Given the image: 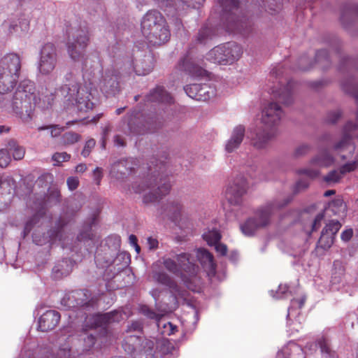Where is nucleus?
<instances>
[{
  "instance_id": "13",
  "label": "nucleus",
  "mask_w": 358,
  "mask_h": 358,
  "mask_svg": "<svg viewBox=\"0 0 358 358\" xmlns=\"http://www.w3.org/2000/svg\"><path fill=\"white\" fill-rule=\"evenodd\" d=\"M120 72L112 67L107 69L101 75L99 82V87L101 91L106 94V96H114L120 90Z\"/></svg>"
},
{
  "instance_id": "15",
  "label": "nucleus",
  "mask_w": 358,
  "mask_h": 358,
  "mask_svg": "<svg viewBox=\"0 0 358 358\" xmlns=\"http://www.w3.org/2000/svg\"><path fill=\"white\" fill-rule=\"evenodd\" d=\"M248 184L245 178L237 177L230 184L225 192V197L231 205H239L243 201V196L247 192Z\"/></svg>"
},
{
  "instance_id": "11",
  "label": "nucleus",
  "mask_w": 358,
  "mask_h": 358,
  "mask_svg": "<svg viewBox=\"0 0 358 358\" xmlns=\"http://www.w3.org/2000/svg\"><path fill=\"white\" fill-rule=\"evenodd\" d=\"M357 129V124L348 122L343 128L342 138L332 148V150L340 155L342 160L350 158L353 155L355 145L352 138L353 136H355V131Z\"/></svg>"
},
{
  "instance_id": "44",
  "label": "nucleus",
  "mask_w": 358,
  "mask_h": 358,
  "mask_svg": "<svg viewBox=\"0 0 358 358\" xmlns=\"http://www.w3.org/2000/svg\"><path fill=\"white\" fill-rule=\"evenodd\" d=\"M81 136L80 134L73 131H69L63 134L62 141V143L64 145H72L78 142Z\"/></svg>"
},
{
  "instance_id": "16",
  "label": "nucleus",
  "mask_w": 358,
  "mask_h": 358,
  "mask_svg": "<svg viewBox=\"0 0 358 358\" xmlns=\"http://www.w3.org/2000/svg\"><path fill=\"white\" fill-rule=\"evenodd\" d=\"M341 227L338 220L330 221L322 229L321 236L317 243V248L324 251L328 250L333 245L335 236Z\"/></svg>"
},
{
  "instance_id": "61",
  "label": "nucleus",
  "mask_w": 358,
  "mask_h": 358,
  "mask_svg": "<svg viewBox=\"0 0 358 358\" xmlns=\"http://www.w3.org/2000/svg\"><path fill=\"white\" fill-rule=\"evenodd\" d=\"M93 178L95 183L99 185L103 178V170L100 167H96L93 171Z\"/></svg>"
},
{
  "instance_id": "38",
  "label": "nucleus",
  "mask_w": 358,
  "mask_h": 358,
  "mask_svg": "<svg viewBox=\"0 0 358 358\" xmlns=\"http://www.w3.org/2000/svg\"><path fill=\"white\" fill-rule=\"evenodd\" d=\"M45 214L44 210H41L36 214H34L31 218H29L25 223L24 230H23V236L24 237L27 236L33 229L34 226L39 222V220L42 216Z\"/></svg>"
},
{
  "instance_id": "53",
  "label": "nucleus",
  "mask_w": 358,
  "mask_h": 358,
  "mask_svg": "<svg viewBox=\"0 0 358 358\" xmlns=\"http://www.w3.org/2000/svg\"><path fill=\"white\" fill-rule=\"evenodd\" d=\"M152 66L149 64L146 67H143L142 64H136L134 66L135 72L138 76H145L148 74L152 70Z\"/></svg>"
},
{
  "instance_id": "19",
  "label": "nucleus",
  "mask_w": 358,
  "mask_h": 358,
  "mask_svg": "<svg viewBox=\"0 0 358 358\" xmlns=\"http://www.w3.org/2000/svg\"><path fill=\"white\" fill-rule=\"evenodd\" d=\"M154 278L164 285L169 287L174 297L178 299H185L187 292L182 289L172 278L165 272L160 271L154 274Z\"/></svg>"
},
{
  "instance_id": "40",
  "label": "nucleus",
  "mask_w": 358,
  "mask_h": 358,
  "mask_svg": "<svg viewBox=\"0 0 358 358\" xmlns=\"http://www.w3.org/2000/svg\"><path fill=\"white\" fill-rule=\"evenodd\" d=\"M317 345L320 348L322 354H326L325 358L331 357L332 354H336L335 351L331 350L329 340L324 337H322L317 341Z\"/></svg>"
},
{
  "instance_id": "52",
  "label": "nucleus",
  "mask_w": 358,
  "mask_h": 358,
  "mask_svg": "<svg viewBox=\"0 0 358 358\" xmlns=\"http://www.w3.org/2000/svg\"><path fill=\"white\" fill-rule=\"evenodd\" d=\"M208 86L206 84H199V89L198 95H200L202 99H198V101H206L210 98V92L208 91Z\"/></svg>"
},
{
  "instance_id": "46",
  "label": "nucleus",
  "mask_w": 358,
  "mask_h": 358,
  "mask_svg": "<svg viewBox=\"0 0 358 358\" xmlns=\"http://www.w3.org/2000/svg\"><path fill=\"white\" fill-rule=\"evenodd\" d=\"M199 89V84L188 85L184 87V90L187 96L196 101H198V99H202L201 96L199 97L200 95H198Z\"/></svg>"
},
{
  "instance_id": "63",
  "label": "nucleus",
  "mask_w": 358,
  "mask_h": 358,
  "mask_svg": "<svg viewBox=\"0 0 358 358\" xmlns=\"http://www.w3.org/2000/svg\"><path fill=\"white\" fill-rule=\"evenodd\" d=\"M309 186V182L306 180L301 179L296 183V191L299 192L306 189Z\"/></svg>"
},
{
  "instance_id": "30",
  "label": "nucleus",
  "mask_w": 358,
  "mask_h": 358,
  "mask_svg": "<svg viewBox=\"0 0 358 358\" xmlns=\"http://www.w3.org/2000/svg\"><path fill=\"white\" fill-rule=\"evenodd\" d=\"M334 162V158L327 150L321 151L310 161V164L317 167H328Z\"/></svg>"
},
{
  "instance_id": "25",
  "label": "nucleus",
  "mask_w": 358,
  "mask_h": 358,
  "mask_svg": "<svg viewBox=\"0 0 358 358\" xmlns=\"http://www.w3.org/2000/svg\"><path fill=\"white\" fill-rule=\"evenodd\" d=\"M245 129L243 125L236 126L232 131L231 138L228 140L225 149L228 152H232L238 148L245 136Z\"/></svg>"
},
{
  "instance_id": "17",
  "label": "nucleus",
  "mask_w": 358,
  "mask_h": 358,
  "mask_svg": "<svg viewBox=\"0 0 358 358\" xmlns=\"http://www.w3.org/2000/svg\"><path fill=\"white\" fill-rule=\"evenodd\" d=\"M123 319L122 312L113 310L103 314L98 313L88 318L90 328L103 327L113 322H119Z\"/></svg>"
},
{
  "instance_id": "57",
  "label": "nucleus",
  "mask_w": 358,
  "mask_h": 358,
  "mask_svg": "<svg viewBox=\"0 0 358 358\" xmlns=\"http://www.w3.org/2000/svg\"><path fill=\"white\" fill-rule=\"evenodd\" d=\"M341 117V112L339 110L330 112L327 117V121L331 124H335Z\"/></svg>"
},
{
  "instance_id": "49",
  "label": "nucleus",
  "mask_w": 358,
  "mask_h": 358,
  "mask_svg": "<svg viewBox=\"0 0 358 358\" xmlns=\"http://www.w3.org/2000/svg\"><path fill=\"white\" fill-rule=\"evenodd\" d=\"M297 173L300 175H306L310 179H315L320 175L319 170L313 168L301 169L297 171Z\"/></svg>"
},
{
  "instance_id": "5",
  "label": "nucleus",
  "mask_w": 358,
  "mask_h": 358,
  "mask_svg": "<svg viewBox=\"0 0 358 358\" xmlns=\"http://www.w3.org/2000/svg\"><path fill=\"white\" fill-rule=\"evenodd\" d=\"M69 83L62 85L56 93L61 94L69 104L74 106L80 112H87L94 107L92 101V93L86 88L81 87L80 83L73 79L72 73L66 76Z\"/></svg>"
},
{
  "instance_id": "28",
  "label": "nucleus",
  "mask_w": 358,
  "mask_h": 358,
  "mask_svg": "<svg viewBox=\"0 0 358 358\" xmlns=\"http://www.w3.org/2000/svg\"><path fill=\"white\" fill-rule=\"evenodd\" d=\"M73 262L65 259L59 262L52 268V275L55 279H59L67 276L72 271Z\"/></svg>"
},
{
  "instance_id": "3",
  "label": "nucleus",
  "mask_w": 358,
  "mask_h": 358,
  "mask_svg": "<svg viewBox=\"0 0 358 358\" xmlns=\"http://www.w3.org/2000/svg\"><path fill=\"white\" fill-rule=\"evenodd\" d=\"M169 255L171 257H162L164 268L179 277L188 289L193 290L192 282L196 278L199 266L190 261L191 255L189 253L176 254L172 250Z\"/></svg>"
},
{
  "instance_id": "8",
  "label": "nucleus",
  "mask_w": 358,
  "mask_h": 358,
  "mask_svg": "<svg viewBox=\"0 0 358 358\" xmlns=\"http://www.w3.org/2000/svg\"><path fill=\"white\" fill-rule=\"evenodd\" d=\"M20 69L21 59L16 53H8L0 59V94H6L15 87Z\"/></svg>"
},
{
  "instance_id": "22",
  "label": "nucleus",
  "mask_w": 358,
  "mask_h": 358,
  "mask_svg": "<svg viewBox=\"0 0 358 358\" xmlns=\"http://www.w3.org/2000/svg\"><path fill=\"white\" fill-rule=\"evenodd\" d=\"M68 222L65 220L64 217H60L57 222V229L50 231L49 232V236L43 235L42 237H40L36 232L33 234V241L38 245H42L48 242H53L57 238L60 239L61 231L62 228L67 224Z\"/></svg>"
},
{
  "instance_id": "39",
  "label": "nucleus",
  "mask_w": 358,
  "mask_h": 358,
  "mask_svg": "<svg viewBox=\"0 0 358 358\" xmlns=\"http://www.w3.org/2000/svg\"><path fill=\"white\" fill-rule=\"evenodd\" d=\"M215 34V31L213 28L205 26L199 30L196 41L199 43L205 44L208 40L211 39Z\"/></svg>"
},
{
  "instance_id": "35",
  "label": "nucleus",
  "mask_w": 358,
  "mask_h": 358,
  "mask_svg": "<svg viewBox=\"0 0 358 358\" xmlns=\"http://www.w3.org/2000/svg\"><path fill=\"white\" fill-rule=\"evenodd\" d=\"M196 257L202 265H207L213 267V256L206 249L199 248L196 250Z\"/></svg>"
},
{
  "instance_id": "1",
  "label": "nucleus",
  "mask_w": 358,
  "mask_h": 358,
  "mask_svg": "<svg viewBox=\"0 0 358 358\" xmlns=\"http://www.w3.org/2000/svg\"><path fill=\"white\" fill-rule=\"evenodd\" d=\"M148 169L150 173L146 178V185L133 186L136 193L140 194L146 189H150V192L143 196V202L145 203H153L162 199L170 192L171 188V185L168 180L159 178L160 173H164L166 170L164 160L152 161Z\"/></svg>"
},
{
  "instance_id": "27",
  "label": "nucleus",
  "mask_w": 358,
  "mask_h": 358,
  "mask_svg": "<svg viewBox=\"0 0 358 358\" xmlns=\"http://www.w3.org/2000/svg\"><path fill=\"white\" fill-rule=\"evenodd\" d=\"M275 358H305L303 349L295 343L289 344L278 352Z\"/></svg>"
},
{
  "instance_id": "58",
  "label": "nucleus",
  "mask_w": 358,
  "mask_h": 358,
  "mask_svg": "<svg viewBox=\"0 0 358 358\" xmlns=\"http://www.w3.org/2000/svg\"><path fill=\"white\" fill-rule=\"evenodd\" d=\"M24 153L25 152L23 148L16 145L13 148L12 155L15 159L20 160L24 157Z\"/></svg>"
},
{
  "instance_id": "34",
  "label": "nucleus",
  "mask_w": 358,
  "mask_h": 358,
  "mask_svg": "<svg viewBox=\"0 0 358 358\" xmlns=\"http://www.w3.org/2000/svg\"><path fill=\"white\" fill-rule=\"evenodd\" d=\"M348 19L351 21L358 19V5H350L343 8L341 16V21L345 25V21Z\"/></svg>"
},
{
  "instance_id": "50",
  "label": "nucleus",
  "mask_w": 358,
  "mask_h": 358,
  "mask_svg": "<svg viewBox=\"0 0 358 358\" xmlns=\"http://www.w3.org/2000/svg\"><path fill=\"white\" fill-rule=\"evenodd\" d=\"M84 341V350H90L96 343V337L92 334H85L83 338Z\"/></svg>"
},
{
  "instance_id": "6",
  "label": "nucleus",
  "mask_w": 358,
  "mask_h": 358,
  "mask_svg": "<svg viewBox=\"0 0 358 358\" xmlns=\"http://www.w3.org/2000/svg\"><path fill=\"white\" fill-rule=\"evenodd\" d=\"M280 106L275 102L268 103L262 110V123L264 127L256 133L252 138L253 145L261 149L266 146L268 142L276 134L275 126L282 116Z\"/></svg>"
},
{
  "instance_id": "9",
  "label": "nucleus",
  "mask_w": 358,
  "mask_h": 358,
  "mask_svg": "<svg viewBox=\"0 0 358 358\" xmlns=\"http://www.w3.org/2000/svg\"><path fill=\"white\" fill-rule=\"evenodd\" d=\"M89 41L90 32L86 26L72 29L68 33L66 48L69 55L73 61L79 62L84 59Z\"/></svg>"
},
{
  "instance_id": "24",
  "label": "nucleus",
  "mask_w": 358,
  "mask_h": 358,
  "mask_svg": "<svg viewBox=\"0 0 358 358\" xmlns=\"http://www.w3.org/2000/svg\"><path fill=\"white\" fill-rule=\"evenodd\" d=\"M146 101L171 105L173 103V98L163 87L157 86L145 97Z\"/></svg>"
},
{
  "instance_id": "33",
  "label": "nucleus",
  "mask_w": 358,
  "mask_h": 358,
  "mask_svg": "<svg viewBox=\"0 0 358 358\" xmlns=\"http://www.w3.org/2000/svg\"><path fill=\"white\" fill-rule=\"evenodd\" d=\"M294 82L289 81L283 90H280L278 94V99L279 101L282 102L284 105L288 106L292 103L293 101L292 90L294 86Z\"/></svg>"
},
{
  "instance_id": "42",
  "label": "nucleus",
  "mask_w": 358,
  "mask_h": 358,
  "mask_svg": "<svg viewBox=\"0 0 358 358\" xmlns=\"http://www.w3.org/2000/svg\"><path fill=\"white\" fill-rule=\"evenodd\" d=\"M203 239L208 243L209 245H215L220 242L222 236L217 230L209 231L203 235Z\"/></svg>"
},
{
  "instance_id": "64",
  "label": "nucleus",
  "mask_w": 358,
  "mask_h": 358,
  "mask_svg": "<svg viewBox=\"0 0 358 358\" xmlns=\"http://www.w3.org/2000/svg\"><path fill=\"white\" fill-rule=\"evenodd\" d=\"M310 150V148L306 145H301L299 146L295 150L296 156H301L306 154Z\"/></svg>"
},
{
  "instance_id": "62",
  "label": "nucleus",
  "mask_w": 358,
  "mask_h": 358,
  "mask_svg": "<svg viewBox=\"0 0 358 358\" xmlns=\"http://www.w3.org/2000/svg\"><path fill=\"white\" fill-rule=\"evenodd\" d=\"M214 246L216 252L220 255L225 256L227 254L228 248L225 244L219 242Z\"/></svg>"
},
{
  "instance_id": "21",
  "label": "nucleus",
  "mask_w": 358,
  "mask_h": 358,
  "mask_svg": "<svg viewBox=\"0 0 358 358\" xmlns=\"http://www.w3.org/2000/svg\"><path fill=\"white\" fill-rule=\"evenodd\" d=\"M60 314L54 310H47L39 318L38 328L41 331L55 329L60 320Z\"/></svg>"
},
{
  "instance_id": "23",
  "label": "nucleus",
  "mask_w": 358,
  "mask_h": 358,
  "mask_svg": "<svg viewBox=\"0 0 358 358\" xmlns=\"http://www.w3.org/2000/svg\"><path fill=\"white\" fill-rule=\"evenodd\" d=\"M178 68L180 70L184 71L192 76H203L206 73V71L201 66L196 64L189 55H187L180 61Z\"/></svg>"
},
{
  "instance_id": "54",
  "label": "nucleus",
  "mask_w": 358,
  "mask_h": 358,
  "mask_svg": "<svg viewBox=\"0 0 358 358\" xmlns=\"http://www.w3.org/2000/svg\"><path fill=\"white\" fill-rule=\"evenodd\" d=\"M95 144H96V142H95L94 139H93V138H91V139L87 141L85 144V146L81 152V155L84 157H88L90 154L92 150L95 146Z\"/></svg>"
},
{
  "instance_id": "29",
  "label": "nucleus",
  "mask_w": 358,
  "mask_h": 358,
  "mask_svg": "<svg viewBox=\"0 0 358 358\" xmlns=\"http://www.w3.org/2000/svg\"><path fill=\"white\" fill-rule=\"evenodd\" d=\"M226 48L224 51V55H226V64H231L234 62L238 60L243 52L241 47L234 42H229L224 44Z\"/></svg>"
},
{
  "instance_id": "47",
  "label": "nucleus",
  "mask_w": 358,
  "mask_h": 358,
  "mask_svg": "<svg viewBox=\"0 0 358 358\" xmlns=\"http://www.w3.org/2000/svg\"><path fill=\"white\" fill-rule=\"evenodd\" d=\"M342 178V174H341L340 171H338L336 170H333L330 171L327 175H326L323 180L327 183H336L340 181Z\"/></svg>"
},
{
  "instance_id": "56",
  "label": "nucleus",
  "mask_w": 358,
  "mask_h": 358,
  "mask_svg": "<svg viewBox=\"0 0 358 358\" xmlns=\"http://www.w3.org/2000/svg\"><path fill=\"white\" fill-rule=\"evenodd\" d=\"M141 311L144 315L147 316L148 318L154 319L156 320H159V315L146 306H142L141 308Z\"/></svg>"
},
{
  "instance_id": "4",
  "label": "nucleus",
  "mask_w": 358,
  "mask_h": 358,
  "mask_svg": "<svg viewBox=\"0 0 358 358\" xmlns=\"http://www.w3.org/2000/svg\"><path fill=\"white\" fill-rule=\"evenodd\" d=\"M36 103V94L34 83L29 80L21 81L11 100V107L14 113L22 121L29 122L31 119Z\"/></svg>"
},
{
  "instance_id": "59",
  "label": "nucleus",
  "mask_w": 358,
  "mask_h": 358,
  "mask_svg": "<svg viewBox=\"0 0 358 358\" xmlns=\"http://www.w3.org/2000/svg\"><path fill=\"white\" fill-rule=\"evenodd\" d=\"M324 217V214L323 212L320 213L317 215L315 217L313 225H312V231H317L321 226L322 221L323 220Z\"/></svg>"
},
{
  "instance_id": "7",
  "label": "nucleus",
  "mask_w": 358,
  "mask_h": 358,
  "mask_svg": "<svg viewBox=\"0 0 358 358\" xmlns=\"http://www.w3.org/2000/svg\"><path fill=\"white\" fill-rule=\"evenodd\" d=\"M222 7V20L226 29L232 33H248L252 27L251 20L241 14L238 0H218Z\"/></svg>"
},
{
  "instance_id": "48",
  "label": "nucleus",
  "mask_w": 358,
  "mask_h": 358,
  "mask_svg": "<svg viewBox=\"0 0 358 358\" xmlns=\"http://www.w3.org/2000/svg\"><path fill=\"white\" fill-rule=\"evenodd\" d=\"M358 168V161H352L350 162H347L345 164L342 165L340 169V173L342 176L346 174L347 173H350L354 171Z\"/></svg>"
},
{
  "instance_id": "41",
  "label": "nucleus",
  "mask_w": 358,
  "mask_h": 358,
  "mask_svg": "<svg viewBox=\"0 0 358 358\" xmlns=\"http://www.w3.org/2000/svg\"><path fill=\"white\" fill-rule=\"evenodd\" d=\"M139 341V337L137 336H129L127 337L123 343L122 348L129 354H132L135 351V343Z\"/></svg>"
},
{
  "instance_id": "43",
  "label": "nucleus",
  "mask_w": 358,
  "mask_h": 358,
  "mask_svg": "<svg viewBox=\"0 0 358 358\" xmlns=\"http://www.w3.org/2000/svg\"><path fill=\"white\" fill-rule=\"evenodd\" d=\"M315 62L320 64L322 68H326L330 64L329 55L326 50H321L315 55Z\"/></svg>"
},
{
  "instance_id": "2",
  "label": "nucleus",
  "mask_w": 358,
  "mask_h": 358,
  "mask_svg": "<svg viewBox=\"0 0 358 358\" xmlns=\"http://www.w3.org/2000/svg\"><path fill=\"white\" fill-rule=\"evenodd\" d=\"M141 31L147 43L153 46L165 44L171 37L165 17L157 10H150L143 16Z\"/></svg>"
},
{
  "instance_id": "45",
  "label": "nucleus",
  "mask_w": 358,
  "mask_h": 358,
  "mask_svg": "<svg viewBox=\"0 0 358 358\" xmlns=\"http://www.w3.org/2000/svg\"><path fill=\"white\" fill-rule=\"evenodd\" d=\"M71 159V155L66 152H55L52 156V160L54 162V166H61L62 162H68Z\"/></svg>"
},
{
  "instance_id": "14",
  "label": "nucleus",
  "mask_w": 358,
  "mask_h": 358,
  "mask_svg": "<svg viewBox=\"0 0 358 358\" xmlns=\"http://www.w3.org/2000/svg\"><path fill=\"white\" fill-rule=\"evenodd\" d=\"M163 122L157 117L148 118L143 124L138 117H131L128 122V126L131 133L135 134H144L145 133L155 132L162 127Z\"/></svg>"
},
{
  "instance_id": "18",
  "label": "nucleus",
  "mask_w": 358,
  "mask_h": 358,
  "mask_svg": "<svg viewBox=\"0 0 358 358\" xmlns=\"http://www.w3.org/2000/svg\"><path fill=\"white\" fill-rule=\"evenodd\" d=\"M134 165L136 162L133 159L120 160L112 165L110 175L117 180H123L135 172Z\"/></svg>"
},
{
  "instance_id": "20",
  "label": "nucleus",
  "mask_w": 358,
  "mask_h": 358,
  "mask_svg": "<svg viewBox=\"0 0 358 358\" xmlns=\"http://www.w3.org/2000/svg\"><path fill=\"white\" fill-rule=\"evenodd\" d=\"M74 300L72 306L83 307L85 309L94 308L96 303L97 299L92 297L91 292L87 289H80L73 291L69 296V299Z\"/></svg>"
},
{
  "instance_id": "32",
  "label": "nucleus",
  "mask_w": 358,
  "mask_h": 358,
  "mask_svg": "<svg viewBox=\"0 0 358 358\" xmlns=\"http://www.w3.org/2000/svg\"><path fill=\"white\" fill-rule=\"evenodd\" d=\"M346 211V205L343 200L340 198L335 199L329 203L328 207L326 208L327 213H331L332 215L343 217Z\"/></svg>"
},
{
  "instance_id": "37",
  "label": "nucleus",
  "mask_w": 358,
  "mask_h": 358,
  "mask_svg": "<svg viewBox=\"0 0 358 358\" xmlns=\"http://www.w3.org/2000/svg\"><path fill=\"white\" fill-rule=\"evenodd\" d=\"M345 275V268L338 261L334 263V269L331 275V282L333 284H339L343 281Z\"/></svg>"
},
{
  "instance_id": "31",
  "label": "nucleus",
  "mask_w": 358,
  "mask_h": 358,
  "mask_svg": "<svg viewBox=\"0 0 358 358\" xmlns=\"http://www.w3.org/2000/svg\"><path fill=\"white\" fill-rule=\"evenodd\" d=\"M226 50L224 44L217 45L213 48L208 53V59L213 63L220 64H226V55H224V51Z\"/></svg>"
},
{
  "instance_id": "26",
  "label": "nucleus",
  "mask_w": 358,
  "mask_h": 358,
  "mask_svg": "<svg viewBox=\"0 0 358 358\" xmlns=\"http://www.w3.org/2000/svg\"><path fill=\"white\" fill-rule=\"evenodd\" d=\"M183 210V206L178 200L169 201L161 214H165L173 222L178 221Z\"/></svg>"
},
{
  "instance_id": "60",
  "label": "nucleus",
  "mask_w": 358,
  "mask_h": 358,
  "mask_svg": "<svg viewBox=\"0 0 358 358\" xmlns=\"http://www.w3.org/2000/svg\"><path fill=\"white\" fill-rule=\"evenodd\" d=\"M66 183L70 190H75L79 185V180L77 177H69L67 178Z\"/></svg>"
},
{
  "instance_id": "55",
  "label": "nucleus",
  "mask_w": 358,
  "mask_h": 358,
  "mask_svg": "<svg viewBox=\"0 0 358 358\" xmlns=\"http://www.w3.org/2000/svg\"><path fill=\"white\" fill-rule=\"evenodd\" d=\"M10 161L8 152L6 150H0V166L1 168L6 167Z\"/></svg>"
},
{
  "instance_id": "10",
  "label": "nucleus",
  "mask_w": 358,
  "mask_h": 358,
  "mask_svg": "<svg viewBox=\"0 0 358 358\" xmlns=\"http://www.w3.org/2000/svg\"><path fill=\"white\" fill-rule=\"evenodd\" d=\"M289 201L290 199H286L282 203L276 201L267 203L257 211L255 218L248 219L241 226L242 232L247 236L252 235L258 228L269 223L271 215L274 211L286 206Z\"/></svg>"
},
{
  "instance_id": "12",
  "label": "nucleus",
  "mask_w": 358,
  "mask_h": 358,
  "mask_svg": "<svg viewBox=\"0 0 358 358\" xmlns=\"http://www.w3.org/2000/svg\"><path fill=\"white\" fill-rule=\"evenodd\" d=\"M57 63V53L55 45L52 43H45L40 51L38 70L43 75L50 74Z\"/></svg>"
},
{
  "instance_id": "51",
  "label": "nucleus",
  "mask_w": 358,
  "mask_h": 358,
  "mask_svg": "<svg viewBox=\"0 0 358 358\" xmlns=\"http://www.w3.org/2000/svg\"><path fill=\"white\" fill-rule=\"evenodd\" d=\"M50 129V135L52 137H57L59 136L61 133L64 131V127H60L58 125L56 124H52L50 126H45V127H38V130H45V129Z\"/></svg>"
},
{
  "instance_id": "36",
  "label": "nucleus",
  "mask_w": 358,
  "mask_h": 358,
  "mask_svg": "<svg viewBox=\"0 0 358 358\" xmlns=\"http://www.w3.org/2000/svg\"><path fill=\"white\" fill-rule=\"evenodd\" d=\"M261 6L265 8V10L273 15L281 8V0H255Z\"/></svg>"
}]
</instances>
